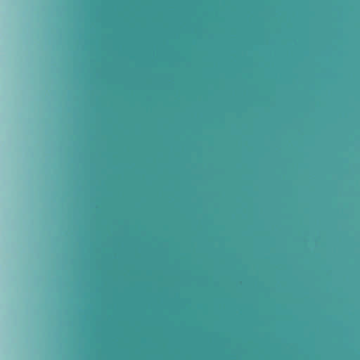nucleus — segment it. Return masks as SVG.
Returning a JSON list of instances; mask_svg holds the SVG:
<instances>
[{"label":"nucleus","instance_id":"obj_1","mask_svg":"<svg viewBox=\"0 0 360 360\" xmlns=\"http://www.w3.org/2000/svg\"><path fill=\"white\" fill-rule=\"evenodd\" d=\"M84 229H124V230H146V229H295V226H67Z\"/></svg>","mask_w":360,"mask_h":360},{"label":"nucleus","instance_id":"obj_2","mask_svg":"<svg viewBox=\"0 0 360 360\" xmlns=\"http://www.w3.org/2000/svg\"><path fill=\"white\" fill-rule=\"evenodd\" d=\"M75 225H268V224H214V223H194V224H143V223H135V224H126V223H117V224H108V223H96V224H75Z\"/></svg>","mask_w":360,"mask_h":360}]
</instances>
